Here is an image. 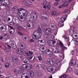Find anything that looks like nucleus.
I'll list each match as a JSON object with an SVG mask.
<instances>
[{"instance_id": "obj_24", "label": "nucleus", "mask_w": 78, "mask_h": 78, "mask_svg": "<svg viewBox=\"0 0 78 78\" xmlns=\"http://www.w3.org/2000/svg\"><path fill=\"white\" fill-rule=\"evenodd\" d=\"M1 30L2 32H5L6 30V28H4L3 26H1Z\"/></svg>"}, {"instance_id": "obj_30", "label": "nucleus", "mask_w": 78, "mask_h": 78, "mask_svg": "<svg viewBox=\"0 0 78 78\" xmlns=\"http://www.w3.org/2000/svg\"><path fill=\"white\" fill-rule=\"evenodd\" d=\"M49 26L51 28H55V24L53 23H51L50 24Z\"/></svg>"}, {"instance_id": "obj_2", "label": "nucleus", "mask_w": 78, "mask_h": 78, "mask_svg": "<svg viewBox=\"0 0 78 78\" xmlns=\"http://www.w3.org/2000/svg\"><path fill=\"white\" fill-rule=\"evenodd\" d=\"M46 33L47 35L44 36V37L45 38H48L49 36L48 35H50L52 33V30L50 28L46 29Z\"/></svg>"}, {"instance_id": "obj_49", "label": "nucleus", "mask_w": 78, "mask_h": 78, "mask_svg": "<svg viewBox=\"0 0 78 78\" xmlns=\"http://www.w3.org/2000/svg\"><path fill=\"white\" fill-rule=\"evenodd\" d=\"M13 18L15 20H17V16H14Z\"/></svg>"}, {"instance_id": "obj_19", "label": "nucleus", "mask_w": 78, "mask_h": 78, "mask_svg": "<svg viewBox=\"0 0 78 78\" xmlns=\"http://www.w3.org/2000/svg\"><path fill=\"white\" fill-rule=\"evenodd\" d=\"M66 17V15H64L61 18V21L60 22H64V21L66 20V17Z\"/></svg>"}, {"instance_id": "obj_51", "label": "nucleus", "mask_w": 78, "mask_h": 78, "mask_svg": "<svg viewBox=\"0 0 78 78\" xmlns=\"http://www.w3.org/2000/svg\"><path fill=\"white\" fill-rule=\"evenodd\" d=\"M17 33L18 34H19V35H20L21 36H23V34H22V33L19 32H18Z\"/></svg>"}, {"instance_id": "obj_36", "label": "nucleus", "mask_w": 78, "mask_h": 78, "mask_svg": "<svg viewBox=\"0 0 78 78\" xmlns=\"http://www.w3.org/2000/svg\"><path fill=\"white\" fill-rule=\"evenodd\" d=\"M19 16H20V19H23V18H25V17H25V16H23V15H22V14L21 16L19 15Z\"/></svg>"}, {"instance_id": "obj_39", "label": "nucleus", "mask_w": 78, "mask_h": 78, "mask_svg": "<svg viewBox=\"0 0 78 78\" xmlns=\"http://www.w3.org/2000/svg\"><path fill=\"white\" fill-rule=\"evenodd\" d=\"M67 77V75L66 74L64 75H62L61 76V78H66Z\"/></svg>"}, {"instance_id": "obj_37", "label": "nucleus", "mask_w": 78, "mask_h": 78, "mask_svg": "<svg viewBox=\"0 0 78 78\" xmlns=\"http://www.w3.org/2000/svg\"><path fill=\"white\" fill-rule=\"evenodd\" d=\"M71 71H72V68H71V67H69L67 69L66 72H68V71L70 72Z\"/></svg>"}, {"instance_id": "obj_15", "label": "nucleus", "mask_w": 78, "mask_h": 78, "mask_svg": "<svg viewBox=\"0 0 78 78\" xmlns=\"http://www.w3.org/2000/svg\"><path fill=\"white\" fill-rule=\"evenodd\" d=\"M37 75L39 76H42V75H43L42 71V70H39L37 73Z\"/></svg>"}, {"instance_id": "obj_23", "label": "nucleus", "mask_w": 78, "mask_h": 78, "mask_svg": "<svg viewBox=\"0 0 78 78\" xmlns=\"http://www.w3.org/2000/svg\"><path fill=\"white\" fill-rule=\"evenodd\" d=\"M69 5V2H65L63 4V5H62V6L63 8H65V7H66V6H67Z\"/></svg>"}, {"instance_id": "obj_20", "label": "nucleus", "mask_w": 78, "mask_h": 78, "mask_svg": "<svg viewBox=\"0 0 78 78\" xmlns=\"http://www.w3.org/2000/svg\"><path fill=\"white\" fill-rule=\"evenodd\" d=\"M45 53L48 55H50L51 54V52L49 49H46Z\"/></svg>"}, {"instance_id": "obj_54", "label": "nucleus", "mask_w": 78, "mask_h": 78, "mask_svg": "<svg viewBox=\"0 0 78 78\" xmlns=\"http://www.w3.org/2000/svg\"><path fill=\"white\" fill-rule=\"evenodd\" d=\"M10 6H8L6 8H7V9L9 10L10 9Z\"/></svg>"}, {"instance_id": "obj_53", "label": "nucleus", "mask_w": 78, "mask_h": 78, "mask_svg": "<svg viewBox=\"0 0 78 78\" xmlns=\"http://www.w3.org/2000/svg\"><path fill=\"white\" fill-rule=\"evenodd\" d=\"M27 27H28L29 28H30V27H31V25H30L29 24H27Z\"/></svg>"}, {"instance_id": "obj_60", "label": "nucleus", "mask_w": 78, "mask_h": 78, "mask_svg": "<svg viewBox=\"0 0 78 78\" xmlns=\"http://www.w3.org/2000/svg\"><path fill=\"white\" fill-rule=\"evenodd\" d=\"M68 11V10L67 9H66L64 11V13H66V12Z\"/></svg>"}, {"instance_id": "obj_25", "label": "nucleus", "mask_w": 78, "mask_h": 78, "mask_svg": "<svg viewBox=\"0 0 78 78\" xmlns=\"http://www.w3.org/2000/svg\"><path fill=\"white\" fill-rule=\"evenodd\" d=\"M64 26V23L62 22H60L58 23V27H62Z\"/></svg>"}, {"instance_id": "obj_1", "label": "nucleus", "mask_w": 78, "mask_h": 78, "mask_svg": "<svg viewBox=\"0 0 78 78\" xmlns=\"http://www.w3.org/2000/svg\"><path fill=\"white\" fill-rule=\"evenodd\" d=\"M50 38L51 40L48 42V44L50 47H55V44L56 43V41L53 40L55 39V36L51 35L50 36Z\"/></svg>"}, {"instance_id": "obj_62", "label": "nucleus", "mask_w": 78, "mask_h": 78, "mask_svg": "<svg viewBox=\"0 0 78 78\" xmlns=\"http://www.w3.org/2000/svg\"><path fill=\"white\" fill-rule=\"evenodd\" d=\"M9 28H10L11 29V30H14V29L13 28V27L11 26H9Z\"/></svg>"}, {"instance_id": "obj_41", "label": "nucleus", "mask_w": 78, "mask_h": 78, "mask_svg": "<svg viewBox=\"0 0 78 78\" xmlns=\"http://www.w3.org/2000/svg\"><path fill=\"white\" fill-rule=\"evenodd\" d=\"M4 50L5 51H6L7 52H9V48H5Z\"/></svg>"}, {"instance_id": "obj_10", "label": "nucleus", "mask_w": 78, "mask_h": 78, "mask_svg": "<svg viewBox=\"0 0 78 78\" xmlns=\"http://www.w3.org/2000/svg\"><path fill=\"white\" fill-rule=\"evenodd\" d=\"M23 51H24L23 49H19L17 51V53L18 55H22V54L23 53Z\"/></svg>"}, {"instance_id": "obj_38", "label": "nucleus", "mask_w": 78, "mask_h": 78, "mask_svg": "<svg viewBox=\"0 0 78 78\" xmlns=\"http://www.w3.org/2000/svg\"><path fill=\"white\" fill-rule=\"evenodd\" d=\"M55 47H56V48H59V43H57L55 45Z\"/></svg>"}, {"instance_id": "obj_42", "label": "nucleus", "mask_w": 78, "mask_h": 78, "mask_svg": "<svg viewBox=\"0 0 78 78\" xmlns=\"http://www.w3.org/2000/svg\"><path fill=\"white\" fill-rule=\"evenodd\" d=\"M38 60L39 61H41L42 60V57L41 56H39L38 57Z\"/></svg>"}, {"instance_id": "obj_21", "label": "nucleus", "mask_w": 78, "mask_h": 78, "mask_svg": "<svg viewBox=\"0 0 78 78\" xmlns=\"http://www.w3.org/2000/svg\"><path fill=\"white\" fill-rule=\"evenodd\" d=\"M30 76L32 78H33L34 76V73L32 71H30L29 72Z\"/></svg>"}, {"instance_id": "obj_55", "label": "nucleus", "mask_w": 78, "mask_h": 78, "mask_svg": "<svg viewBox=\"0 0 78 78\" xmlns=\"http://www.w3.org/2000/svg\"><path fill=\"white\" fill-rule=\"evenodd\" d=\"M47 19V18L45 17L44 16H43L42 18V19H43V20H44V19H45L46 20V19Z\"/></svg>"}, {"instance_id": "obj_43", "label": "nucleus", "mask_w": 78, "mask_h": 78, "mask_svg": "<svg viewBox=\"0 0 78 78\" xmlns=\"http://www.w3.org/2000/svg\"><path fill=\"white\" fill-rule=\"evenodd\" d=\"M55 49V51H54V53H58L59 52V50L57 48H56Z\"/></svg>"}, {"instance_id": "obj_46", "label": "nucleus", "mask_w": 78, "mask_h": 78, "mask_svg": "<svg viewBox=\"0 0 78 78\" xmlns=\"http://www.w3.org/2000/svg\"><path fill=\"white\" fill-rule=\"evenodd\" d=\"M10 24L11 26H14V22H11L10 23Z\"/></svg>"}, {"instance_id": "obj_48", "label": "nucleus", "mask_w": 78, "mask_h": 78, "mask_svg": "<svg viewBox=\"0 0 78 78\" xmlns=\"http://www.w3.org/2000/svg\"><path fill=\"white\" fill-rule=\"evenodd\" d=\"M56 14V11H54L52 12V15H55Z\"/></svg>"}, {"instance_id": "obj_34", "label": "nucleus", "mask_w": 78, "mask_h": 78, "mask_svg": "<svg viewBox=\"0 0 78 78\" xmlns=\"http://www.w3.org/2000/svg\"><path fill=\"white\" fill-rule=\"evenodd\" d=\"M20 45H21V47H22V49H25V48H26V46H25V45L23 46V44H21L20 43Z\"/></svg>"}, {"instance_id": "obj_9", "label": "nucleus", "mask_w": 78, "mask_h": 78, "mask_svg": "<svg viewBox=\"0 0 78 78\" xmlns=\"http://www.w3.org/2000/svg\"><path fill=\"white\" fill-rule=\"evenodd\" d=\"M26 69H27V67L26 64L23 65L20 68V70L21 71H23L24 70H26Z\"/></svg>"}, {"instance_id": "obj_32", "label": "nucleus", "mask_w": 78, "mask_h": 78, "mask_svg": "<svg viewBox=\"0 0 78 78\" xmlns=\"http://www.w3.org/2000/svg\"><path fill=\"white\" fill-rule=\"evenodd\" d=\"M41 67V65L40 64H38L36 66V69H40Z\"/></svg>"}, {"instance_id": "obj_33", "label": "nucleus", "mask_w": 78, "mask_h": 78, "mask_svg": "<svg viewBox=\"0 0 78 78\" xmlns=\"http://www.w3.org/2000/svg\"><path fill=\"white\" fill-rule=\"evenodd\" d=\"M5 66L6 68H8L9 67V63H6L5 64Z\"/></svg>"}, {"instance_id": "obj_27", "label": "nucleus", "mask_w": 78, "mask_h": 78, "mask_svg": "<svg viewBox=\"0 0 78 78\" xmlns=\"http://www.w3.org/2000/svg\"><path fill=\"white\" fill-rule=\"evenodd\" d=\"M26 3H27V5H31L32 2H29V0H27L25 1Z\"/></svg>"}, {"instance_id": "obj_40", "label": "nucleus", "mask_w": 78, "mask_h": 78, "mask_svg": "<svg viewBox=\"0 0 78 78\" xmlns=\"http://www.w3.org/2000/svg\"><path fill=\"white\" fill-rule=\"evenodd\" d=\"M47 27V24L45 23L43 24L41 26V27H42V28H45Z\"/></svg>"}, {"instance_id": "obj_26", "label": "nucleus", "mask_w": 78, "mask_h": 78, "mask_svg": "<svg viewBox=\"0 0 78 78\" xmlns=\"http://www.w3.org/2000/svg\"><path fill=\"white\" fill-rule=\"evenodd\" d=\"M27 70H29V69H32L33 68V66L31 65H27Z\"/></svg>"}, {"instance_id": "obj_47", "label": "nucleus", "mask_w": 78, "mask_h": 78, "mask_svg": "<svg viewBox=\"0 0 78 78\" xmlns=\"http://www.w3.org/2000/svg\"><path fill=\"white\" fill-rule=\"evenodd\" d=\"M29 55H32L33 54V52L29 51Z\"/></svg>"}, {"instance_id": "obj_61", "label": "nucleus", "mask_w": 78, "mask_h": 78, "mask_svg": "<svg viewBox=\"0 0 78 78\" xmlns=\"http://www.w3.org/2000/svg\"><path fill=\"white\" fill-rule=\"evenodd\" d=\"M62 6L60 5L59 6L58 8H59V9H61V8H62Z\"/></svg>"}, {"instance_id": "obj_29", "label": "nucleus", "mask_w": 78, "mask_h": 78, "mask_svg": "<svg viewBox=\"0 0 78 78\" xmlns=\"http://www.w3.org/2000/svg\"><path fill=\"white\" fill-rule=\"evenodd\" d=\"M41 67L42 68V69H44V70H45V69H46V66L44 64L41 65Z\"/></svg>"}, {"instance_id": "obj_50", "label": "nucleus", "mask_w": 78, "mask_h": 78, "mask_svg": "<svg viewBox=\"0 0 78 78\" xmlns=\"http://www.w3.org/2000/svg\"><path fill=\"white\" fill-rule=\"evenodd\" d=\"M13 9H14L15 10H16L17 9V7L16 6L14 7L13 8Z\"/></svg>"}, {"instance_id": "obj_16", "label": "nucleus", "mask_w": 78, "mask_h": 78, "mask_svg": "<svg viewBox=\"0 0 78 78\" xmlns=\"http://www.w3.org/2000/svg\"><path fill=\"white\" fill-rule=\"evenodd\" d=\"M60 45L61 46V47H62V53H64V50L66 49H67V47H66L64 46V44L62 43H60Z\"/></svg>"}, {"instance_id": "obj_14", "label": "nucleus", "mask_w": 78, "mask_h": 78, "mask_svg": "<svg viewBox=\"0 0 78 78\" xmlns=\"http://www.w3.org/2000/svg\"><path fill=\"white\" fill-rule=\"evenodd\" d=\"M4 3H5H5H3L2 5H3V6H8V5H9V0H5L4 1Z\"/></svg>"}, {"instance_id": "obj_45", "label": "nucleus", "mask_w": 78, "mask_h": 78, "mask_svg": "<svg viewBox=\"0 0 78 78\" xmlns=\"http://www.w3.org/2000/svg\"><path fill=\"white\" fill-rule=\"evenodd\" d=\"M75 44L76 45H78V41L77 40H75Z\"/></svg>"}, {"instance_id": "obj_31", "label": "nucleus", "mask_w": 78, "mask_h": 78, "mask_svg": "<svg viewBox=\"0 0 78 78\" xmlns=\"http://www.w3.org/2000/svg\"><path fill=\"white\" fill-rule=\"evenodd\" d=\"M55 62L57 65H59H59L61 64V62L58 60H56V61H55Z\"/></svg>"}, {"instance_id": "obj_7", "label": "nucleus", "mask_w": 78, "mask_h": 78, "mask_svg": "<svg viewBox=\"0 0 78 78\" xmlns=\"http://www.w3.org/2000/svg\"><path fill=\"white\" fill-rule=\"evenodd\" d=\"M73 38L75 39H78V33H74L72 34Z\"/></svg>"}, {"instance_id": "obj_11", "label": "nucleus", "mask_w": 78, "mask_h": 78, "mask_svg": "<svg viewBox=\"0 0 78 78\" xmlns=\"http://www.w3.org/2000/svg\"><path fill=\"white\" fill-rule=\"evenodd\" d=\"M47 62L48 63H49L51 65H54V64H55V62L51 59H48Z\"/></svg>"}, {"instance_id": "obj_5", "label": "nucleus", "mask_w": 78, "mask_h": 78, "mask_svg": "<svg viewBox=\"0 0 78 78\" xmlns=\"http://www.w3.org/2000/svg\"><path fill=\"white\" fill-rule=\"evenodd\" d=\"M69 65L70 66H76V61L73 59L71 60L69 63Z\"/></svg>"}, {"instance_id": "obj_3", "label": "nucleus", "mask_w": 78, "mask_h": 78, "mask_svg": "<svg viewBox=\"0 0 78 78\" xmlns=\"http://www.w3.org/2000/svg\"><path fill=\"white\" fill-rule=\"evenodd\" d=\"M55 68L54 69L53 67L50 66L48 68V70L49 72H51V71H53L54 73H56L58 71V68L56 66L55 67Z\"/></svg>"}, {"instance_id": "obj_13", "label": "nucleus", "mask_w": 78, "mask_h": 78, "mask_svg": "<svg viewBox=\"0 0 78 78\" xmlns=\"http://www.w3.org/2000/svg\"><path fill=\"white\" fill-rule=\"evenodd\" d=\"M39 45H45V43L44 42V40H40L38 42Z\"/></svg>"}, {"instance_id": "obj_12", "label": "nucleus", "mask_w": 78, "mask_h": 78, "mask_svg": "<svg viewBox=\"0 0 78 78\" xmlns=\"http://www.w3.org/2000/svg\"><path fill=\"white\" fill-rule=\"evenodd\" d=\"M22 61L25 64H28L29 63V60L26 58H24L23 59Z\"/></svg>"}, {"instance_id": "obj_52", "label": "nucleus", "mask_w": 78, "mask_h": 78, "mask_svg": "<svg viewBox=\"0 0 78 78\" xmlns=\"http://www.w3.org/2000/svg\"><path fill=\"white\" fill-rule=\"evenodd\" d=\"M30 42H34V41L33 40V39H31L30 41Z\"/></svg>"}, {"instance_id": "obj_22", "label": "nucleus", "mask_w": 78, "mask_h": 78, "mask_svg": "<svg viewBox=\"0 0 78 78\" xmlns=\"http://www.w3.org/2000/svg\"><path fill=\"white\" fill-rule=\"evenodd\" d=\"M11 46L12 49H16V48H17V45H16V44H15L14 45V44H11Z\"/></svg>"}, {"instance_id": "obj_4", "label": "nucleus", "mask_w": 78, "mask_h": 78, "mask_svg": "<svg viewBox=\"0 0 78 78\" xmlns=\"http://www.w3.org/2000/svg\"><path fill=\"white\" fill-rule=\"evenodd\" d=\"M37 31V33H38V34H39V35H37L36 39H40L41 37V36H42V30H41V28H38Z\"/></svg>"}, {"instance_id": "obj_57", "label": "nucleus", "mask_w": 78, "mask_h": 78, "mask_svg": "<svg viewBox=\"0 0 78 78\" xmlns=\"http://www.w3.org/2000/svg\"><path fill=\"white\" fill-rule=\"evenodd\" d=\"M69 33L70 34H72H72H73V32H72V30H71L70 31H69Z\"/></svg>"}, {"instance_id": "obj_8", "label": "nucleus", "mask_w": 78, "mask_h": 78, "mask_svg": "<svg viewBox=\"0 0 78 78\" xmlns=\"http://www.w3.org/2000/svg\"><path fill=\"white\" fill-rule=\"evenodd\" d=\"M37 30H36L35 31H34L33 33V35H32V38H33V39H36L37 38Z\"/></svg>"}, {"instance_id": "obj_59", "label": "nucleus", "mask_w": 78, "mask_h": 78, "mask_svg": "<svg viewBox=\"0 0 78 78\" xmlns=\"http://www.w3.org/2000/svg\"><path fill=\"white\" fill-rule=\"evenodd\" d=\"M32 18H33V20H35L36 19V18H35V17H34V16H33Z\"/></svg>"}, {"instance_id": "obj_35", "label": "nucleus", "mask_w": 78, "mask_h": 78, "mask_svg": "<svg viewBox=\"0 0 78 78\" xmlns=\"http://www.w3.org/2000/svg\"><path fill=\"white\" fill-rule=\"evenodd\" d=\"M14 31H15L13 29V30H12V31H10V30L9 31V33L10 34H13L14 33Z\"/></svg>"}, {"instance_id": "obj_6", "label": "nucleus", "mask_w": 78, "mask_h": 78, "mask_svg": "<svg viewBox=\"0 0 78 78\" xmlns=\"http://www.w3.org/2000/svg\"><path fill=\"white\" fill-rule=\"evenodd\" d=\"M22 15L23 16H24V17H27V16H28V11L26 10L23 9L22 11Z\"/></svg>"}, {"instance_id": "obj_56", "label": "nucleus", "mask_w": 78, "mask_h": 78, "mask_svg": "<svg viewBox=\"0 0 78 78\" xmlns=\"http://www.w3.org/2000/svg\"><path fill=\"white\" fill-rule=\"evenodd\" d=\"M7 47H8L9 48H11V47H11V45L10 46V45H8Z\"/></svg>"}, {"instance_id": "obj_44", "label": "nucleus", "mask_w": 78, "mask_h": 78, "mask_svg": "<svg viewBox=\"0 0 78 78\" xmlns=\"http://www.w3.org/2000/svg\"><path fill=\"white\" fill-rule=\"evenodd\" d=\"M23 8H20L18 9V12H20V11H22V12L23 11Z\"/></svg>"}, {"instance_id": "obj_28", "label": "nucleus", "mask_w": 78, "mask_h": 78, "mask_svg": "<svg viewBox=\"0 0 78 78\" xmlns=\"http://www.w3.org/2000/svg\"><path fill=\"white\" fill-rule=\"evenodd\" d=\"M41 52H44V53H45L46 52V50H47V49H45V47H42L41 48Z\"/></svg>"}, {"instance_id": "obj_58", "label": "nucleus", "mask_w": 78, "mask_h": 78, "mask_svg": "<svg viewBox=\"0 0 78 78\" xmlns=\"http://www.w3.org/2000/svg\"><path fill=\"white\" fill-rule=\"evenodd\" d=\"M13 72H14V73L17 72V69H14Z\"/></svg>"}, {"instance_id": "obj_17", "label": "nucleus", "mask_w": 78, "mask_h": 78, "mask_svg": "<svg viewBox=\"0 0 78 78\" xmlns=\"http://www.w3.org/2000/svg\"><path fill=\"white\" fill-rule=\"evenodd\" d=\"M29 58L30 59H32V60H31V61L33 62L34 60V59H35V57L34 55H28Z\"/></svg>"}, {"instance_id": "obj_18", "label": "nucleus", "mask_w": 78, "mask_h": 78, "mask_svg": "<svg viewBox=\"0 0 78 78\" xmlns=\"http://www.w3.org/2000/svg\"><path fill=\"white\" fill-rule=\"evenodd\" d=\"M12 61L13 62H17V58L16 57L14 56L12 58Z\"/></svg>"}, {"instance_id": "obj_63", "label": "nucleus", "mask_w": 78, "mask_h": 78, "mask_svg": "<svg viewBox=\"0 0 78 78\" xmlns=\"http://www.w3.org/2000/svg\"><path fill=\"white\" fill-rule=\"evenodd\" d=\"M21 14V12H18V15L19 16V15H20Z\"/></svg>"}, {"instance_id": "obj_64", "label": "nucleus", "mask_w": 78, "mask_h": 78, "mask_svg": "<svg viewBox=\"0 0 78 78\" xmlns=\"http://www.w3.org/2000/svg\"><path fill=\"white\" fill-rule=\"evenodd\" d=\"M72 30L73 33H74V32H76V30H75V29L73 30Z\"/></svg>"}]
</instances>
